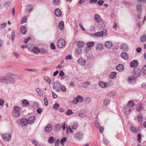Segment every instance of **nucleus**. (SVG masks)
Wrapping results in <instances>:
<instances>
[{"label":"nucleus","mask_w":146,"mask_h":146,"mask_svg":"<svg viewBox=\"0 0 146 146\" xmlns=\"http://www.w3.org/2000/svg\"><path fill=\"white\" fill-rule=\"evenodd\" d=\"M78 100L79 101H80V102H82L84 100V99L83 97L79 95H78Z\"/></svg>","instance_id":"864d4df0"},{"label":"nucleus","mask_w":146,"mask_h":146,"mask_svg":"<svg viewBox=\"0 0 146 146\" xmlns=\"http://www.w3.org/2000/svg\"><path fill=\"white\" fill-rule=\"evenodd\" d=\"M112 46V43L111 42L109 41L106 42L105 44V46L108 48L111 47Z\"/></svg>","instance_id":"6ab92c4d"},{"label":"nucleus","mask_w":146,"mask_h":146,"mask_svg":"<svg viewBox=\"0 0 146 146\" xmlns=\"http://www.w3.org/2000/svg\"><path fill=\"white\" fill-rule=\"evenodd\" d=\"M132 109V108H130L128 106H127L124 107L123 108L124 113L126 115L129 114Z\"/></svg>","instance_id":"0eeeda50"},{"label":"nucleus","mask_w":146,"mask_h":146,"mask_svg":"<svg viewBox=\"0 0 146 146\" xmlns=\"http://www.w3.org/2000/svg\"><path fill=\"white\" fill-rule=\"evenodd\" d=\"M138 64V63L137 60H134L130 62V66L131 67H135L137 66Z\"/></svg>","instance_id":"4468645a"},{"label":"nucleus","mask_w":146,"mask_h":146,"mask_svg":"<svg viewBox=\"0 0 146 146\" xmlns=\"http://www.w3.org/2000/svg\"><path fill=\"white\" fill-rule=\"evenodd\" d=\"M22 105L24 106H28L29 105V103L26 99H24L22 101Z\"/></svg>","instance_id":"f3484780"},{"label":"nucleus","mask_w":146,"mask_h":146,"mask_svg":"<svg viewBox=\"0 0 146 146\" xmlns=\"http://www.w3.org/2000/svg\"><path fill=\"white\" fill-rule=\"evenodd\" d=\"M32 51L35 54H38L40 52V50L37 47H34L32 49Z\"/></svg>","instance_id":"5701e85b"},{"label":"nucleus","mask_w":146,"mask_h":146,"mask_svg":"<svg viewBox=\"0 0 146 146\" xmlns=\"http://www.w3.org/2000/svg\"><path fill=\"white\" fill-rule=\"evenodd\" d=\"M44 80L48 84H50L51 82V80L50 78L47 76H45L44 78Z\"/></svg>","instance_id":"72a5a7b5"},{"label":"nucleus","mask_w":146,"mask_h":146,"mask_svg":"<svg viewBox=\"0 0 146 146\" xmlns=\"http://www.w3.org/2000/svg\"><path fill=\"white\" fill-rule=\"evenodd\" d=\"M54 13L55 15L58 17L60 16L62 14V11L59 9H55L54 11Z\"/></svg>","instance_id":"ddd939ff"},{"label":"nucleus","mask_w":146,"mask_h":146,"mask_svg":"<svg viewBox=\"0 0 146 146\" xmlns=\"http://www.w3.org/2000/svg\"><path fill=\"white\" fill-rule=\"evenodd\" d=\"M32 143L34 145H35L36 146H40V145L39 144V143L36 140H34L32 142Z\"/></svg>","instance_id":"4d7b16f0"},{"label":"nucleus","mask_w":146,"mask_h":146,"mask_svg":"<svg viewBox=\"0 0 146 146\" xmlns=\"http://www.w3.org/2000/svg\"><path fill=\"white\" fill-rule=\"evenodd\" d=\"M44 104L45 106H47L48 104V100L46 98H45L44 100Z\"/></svg>","instance_id":"052dcab7"},{"label":"nucleus","mask_w":146,"mask_h":146,"mask_svg":"<svg viewBox=\"0 0 146 146\" xmlns=\"http://www.w3.org/2000/svg\"><path fill=\"white\" fill-rule=\"evenodd\" d=\"M142 105L141 104L138 105L137 108V111H140L142 109Z\"/></svg>","instance_id":"37998d69"},{"label":"nucleus","mask_w":146,"mask_h":146,"mask_svg":"<svg viewBox=\"0 0 146 146\" xmlns=\"http://www.w3.org/2000/svg\"><path fill=\"white\" fill-rule=\"evenodd\" d=\"M50 48L52 49H55L56 48L54 44L53 43H51L50 44Z\"/></svg>","instance_id":"774afa93"},{"label":"nucleus","mask_w":146,"mask_h":146,"mask_svg":"<svg viewBox=\"0 0 146 146\" xmlns=\"http://www.w3.org/2000/svg\"><path fill=\"white\" fill-rule=\"evenodd\" d=\"M79 102L78 98V96L74 98L73 100L72 101V103L74 104H76Z\"/></svg>","instance_id":"cd10ccee"},{"label":"nucleus","mask_w":146,"mask_h":146,"mask_svg":"<svg viewBox=\"0 0 146 146\" xmlns=\"http://www.w3.org/2000/svg\"><path fill=\"white\" fill-rule=\"evenodd\" d=\"M35 120V117L33 116L29 117L28 119V122L29 124H31L34 123Z\"/></svg>","instance_id":"a211bd4d"},{"label":"nucleus","mask_w":146,"mask_h":146,"mask_svg":"<svg viewBox=\"0 0 146 146\" xmlns=\"http://www.w3.org/2000/svg\"><path fill=\"white\" fill-rule=\"evenodd\" d=\"M136 10L138 12H141L143 10V7L141 5H138L136 6Z\"/></svg>","instance_id":"b1692460"},{"label":"nucleus","mask_w":146,"mask_h":146,"mask_svg":"<svg viewBox=\"0 0 146 146\" xmlns=\"http://www.w3.org/2000/svg\"><path fill=\"white\" fill-rule=\"evenodd\" d=\"M137 137L138 141L139 143H140L141 142V134L140 133H138L137 135Z\"/></svg>","instance_id":"8fccbe9b"},{"label":"nucleus","mask_w":146,"mask_h":146,"mask_svg":"<svg viewBox=\"0 0 146 146\" xmlns=\"http://www.w3.org/2000/svg\"><path fill=\"white\" fill-rule=\"evenodd\" d=\"M103 46L101 44H99L96 45V48L98 50H101L103 48Z\"/></svg>","instance_id":"58836bf2"},{"label":"nucleus","mask_w":146,"mask_h":146,"mask_svg":"<svg viewBox=\"0 0 146 146\" xmlns=\"http://www.w3.org/2000/svg\"><path fill=\"white\" fill-rule=\"evenodd\" d=\"M61 84L58 82H55L53 83L52 87L53 89L55 90L56 91H60V88Z\"/></svg>","instance_id":"f03ea898"},{"label":"nucleus","mask_w":146,"mask_h":146,"mask_svg":"<svg viewBox=\"0 0 146 146\" xmlns=\"http://www.w3.org/2000/svg\"><path fill=\"white\" fill-rule=\"evenodd\" d=\"M90 82L89 81H87L85 82L83 84V87L85 88L88 87L90 84Z\"/></svg>","instance_id":"ea45409f"},{"label":"nucleus","mask_w":146,"mask_h":146,"mask_svg":"<svg viewBox=\"0 0 146 146\" xmlns=\"http://www.w3.org/2000/svg\"><path fill=\"white\" fill-rule=\"evenodd\" d=\"M78 62L81 64V65H84L86 63V60L82 58H79L78 61Z\"/></svg>","instance_id":"a878e982"},{"label":"nucleus","mask_w":146,"mask_h":146,"mask_svg":"<svg viewBox=\"0 0 146 146\" xmlns=\"http://www.w3.org/2000/svg\"><path fill=\"white\" fill-rule=\"evenodd\" d=\"M12 114L16 117H18L20 115V112L18 110H14L12 112Z\"/></svg>","instance_id":"412c9836"},{"label":"nucleus","mask_w":146,"mask_h":146,"mask_svg":"<svg viewBox=\"0 0 146 146\" xmlns=\"http://www.w3.org/2000/svg\"><path fill=\"white\" fill-rule=\"evenodd\" d=\"M124 66L121 64H119L116 67L117 70L119 71H122L124 70Z\"/></svg>","instance_id":"aec40b11"},{"label":"nucleus","mask_w":146,"mask_h":146,"mask_svg":"<svg viewBox=\"0 0 146 146\" xmlns=\"http://www.w3.org/2000/svg\"><path fill=\"white\" fill-rule=\"evenodd\" d=\"M141 70L138 68H136L134 69L132 72V74L135 77H138L141 74Z\"/></svg>","instance_id":"20e7f679"},{"label":"nucleus","mask_w":146,"mask_h":146,"mask_svg":"<svg viewBox=\"0 0 146 146\" xmlns=\"http://www.w3.org/2000/svg\"><path fill=\"white\" fill-rule=\"evenodd\" d=\"M75 136L78 139H82L83 136V133L81 132L77 133L75 134Z\"/></svg>","instance_id":"f8f14e48"},{"label":"nucleus","mask_w":146,"mask_h":146,"mask_svg":"<svg viewBox=\"0 0 146 146\" xmlns=\"http://www.w3.org/2000/svg\"><path fill=\"white\" fill-rule=\"evenodd\" d=\"M84 45V43L82 41H78L77 42V45L79 47L82 48Z\"/></svg>","instance_id":"c9c22d12"},{"label":"nucleus","mask_w":146,"mask_h":146,"mask_svg":"<svg viewBox=\"0 0 146 146\" xmlns=\"http://www.w3.org/2000/svg\"><path fill=\"white\" fill-rule=\"evenodd\" d=\"M117 73L116 72H113L109 75V77L110 78H113L116 77Z\"/></svg>","instance_id":"2f4dec72"},{"label":"nucleus","mask_w":146,"mask_h":146,"mask_svg":"<svg viewBox=\"0 0 146 146\" xmlns=\"http://www.w3.org/2000/svg\"><path fill=\"white\" fill-rule=\"evenodd\" d=\"M66 137H64L61 139L60 142V143L63 144V143L66 140Z\"/></svg>","instance_id":"338daca9"},{"label":"nucleus","mask_w":146,"mask_h":146,"mask_svg":"<svg viewBox=\"0 0 146 146\" xmlns=\"http://www.w3.org/2000/svg\"><path fill=\"white\" fill-rule=\"evenodd\" d=\"M115 95V92H111L109 93L107 95L108 97H111L114 96Z\"/></svg>","instance_id":"0e129e2a"},{"label":"nucleus","mask_w":146,"mask_h":146,"mask_svg":"<svg viewBox=\"0 0 146 146\" xmlns=\"http://www.w3.org/2000/svg\"><path fill=\"white\" fill-rule=\"evenodd\" d=\"M129 82L131 83L133 81H135V78L134 76H130L128 78Z\"/></svg>","instance_id":"7c9ffc66"},{"label":"nucleus","mask_w":146,"mask_h":146,"mask_svg":"<svg viewBox=\"0 0 146 146\" xmlns=\"http://www.w3.org/2000/svg\"><path fill=\"white\" fill-rule=\"evenodd\" d=\"M94 42H90L86 43V45L88 47H92L94 45Z\"/></svg>","instance_id":"f704fd0d"},{"label":"nucleus","mask_w":146,"mask_h":146,"mask_svg":"<svg viewBox=\"0 0 146 146\" xmlns=\"http://www.w3.org/2000/svg\"><path fill=\"white\" fill-rule=\"evenodd\" d=\"M36 90L37 93L39 96H41L43 95L44 92L39 88H36Z\"/></svg>","instance_id":"393cba45"},{"label":"nucleus","mask_w":146,"mask_h":146,"mask_svg":"<svg viewBox=\"0 0 146 146\" xmlns=\"http://www.w3.org/2000/svg\"><path fill=\"white\" fill-rule=\"evenodd\" d=\"M129 129L130 131L132 132H135L136 131V128L133 127H131Z\"/></svg>","instance_id":"680f3d73"},{"label":"nucleus","mask_w":146,"mask_h":146,"mask_svg":"<svg viewBox=\"0 0 146 146\" xmlns=\"http://www.w3.org/2000/svg\"><path fill=\"white\" fill-rule=\"evenodd\" d=\"M142 72L143 74H146V64L143 67Z\"/></svg>","instance_id":"13d9d810"},{"label":"nucleus","mask_w":146,"mask_h":146,"mask_svg":"<svg viewBox=\"0 0 146 146\" xmlns=\"http://www.w3.org/2000/svg\"><path fill=\"white\" fill-rule=\"evenodd\" d=\"M55 139L52 136L50 137L48 139V142L50 143H52L55 141Z\"/></svg>","instance_id":"473e14b6"},{"label":"nucleus","mask_w":146,"mask_h":146,"mask_svg":"<svg viewBox=\"0 0 146 146\" xmlns=\"http://www.w3.org/2000/svg\"><path fill=\"white\" fill-rule=\"evenodd\" d=\"M47 52V51L44 48H42L41 49V50H40V52L41 54H44L46 53Z\"/></svg>","instance_id":"de8ad7c7"},{"label":"nucleus","mask_w":146,"mask_h":146,"mask_svg":"<svg viewBox=\"0 0 146 146\" xmlns=\"http://www.w3.org/2000/svg\"><path fill=\"white\" fill-rule=\"evenodd\" d=\"M81 52H82V50L81 49H80V48H79L76 49L75 51V52L76 53V54H79L80 53H81Z\"/></svg>","instance_id":"3c124183"},{"label":"nucleus","mask_w":146,"mask_h":146,"mask_svg":"<svg viewBox=\"0 0 146 146\" xmlns=\"http://www.w3.org/2000/svg\"><path fill=\"white\" fill-rule=\"evenodd\" d=\"M66 45V42L62 38H60L57 42V46L59 48H62Z\"/></svg>","instance_id":"39448f33"},{"label":"nucleus","mask_w":146,"mask_h":146,"mask_svg":"<svg viewBox=\"0 0 146 146\" xmlns=\"http://www.w3.org/2000/svg\"><path fill=\"white\" fill-rule=\"evenodd\" d=\"M141 41L142 42H144L146 40V35H143L140 38Z\"/></svg>","instance_id":"09e8293b"},{"label":"nucleus","mask_w":146,"mask_h":146,"mask_svg":"<svg viewBox=\"0 0 146 146\" xmlns=\"http://www.w3.org/2000/svg\"><path fill=\"white\" fill-rule=\"evenodd\" d=\"M52 129V127L50 124H48L44 128L45 130L47 132H50Z\"/></svg>","instance_id":"9d476101"},{"label":"nucleus","mask_w":146,"mask_h":146,"mask_svg":"<svg viewBox=\"0 0 146 146\" xmlns=\"http://www.w3.org/2000/svg\"><path fill=\"white\" fill-rule=\"evenodd\" d=\"M72 129H76L78 126V124L77 123H74L73 124V125L71 126Z\"/></svg>","instance_id":"79ce46f5"},{"label":"nucleus","mask_w":146,"mask_h":146,"mask_svg":"<svg viewBox=\"0 0 146 146\" xmlns=\"http://www.w3.org/2000/svg\"><path fill=\"white\" fill-rule=\"evenodd\" d=\"M110 100L108 99H106L104 100V104L105 106H108V105L110 103Z\"/></svg>","instance_id":"e433bc0d"},{"label":"nucleus","mask_w":146,"mask_h":146,"mask_svg":"<svg viewBox=\"0 0 146 146\" xmlns=\"http://www.w3.org/2000/svg\"><path fill=\"white\" fill-rule=\"evenodd\" d=\"M138 120L139 122H141L143 120V118L141 115H140L137 116Z\"/></svg>","instance_id":"bf43d9fd"},{"label":"nucleus","mask_w":146,"mask_h":146,"mask_svg":"<svg viewBox=\"0 0 146 146\" xmlns=\"http://www.w3.org/2000/svg\"><path fill=\"white\" fill-rule=\"evenodd\" d=\"M32 10V7L30 5L27 6V10L28 12H30Z\"/></svg>","instance_id":"69168bd1"},{"label":"nucleus","mask_w":146,"mask_h":146,"mask_svg":"<svg viewBox=\"0 0 146 146\" xmlns=\"http://www.w3.org/2000/svg\"><path fill=\"white\" fill-rule=\"evenodd\" d=\"M95 124L96 127L97 128H98L100 127V124L97 120H96L95 121Z\"/></svg>","instance_id":"e2e57ef3"},{"label":"nucleus","mask_w":146,"mask_h":146,"mask_svg":"<svg viewBox=\"0 0 146 146\" xmlns=\"http://www.w3.org/2000/svg\"><path fill=\"white\" fill-rule=\"evenodd\" d=\"M73 113V112L72 111V110L69 109L68 110V111L66 112V114L68 115H70Z\"/></svg>","instance_id":"5fc2aeb1"},{"label":"nucleus","mask_w":146,"mask_h":146,"mask_svg":"<svg viewBox=\"0 0 146 146\" xmlns=\"http://www.w3.org/2000/svg\"><path fill=\"white\" fill-rule=\"evenodd\" d=\"M120 48L122 50L125 51L128 50V46L126 44H123L121 45Z\"/></svg>","instance_id":"2eb2a0df"},{"label":"nucleus","mask_w":146,"mask_h":146,"mask_svg":"<svg viewBox=\"0 0 146 146\" xmlns=\"http://www.w3.org/2000/svg\"><path fill=\"white\" fill-rule=\"evenodd\" d=\"M135 106V104L132 100L129 101L128 102L127 106H128L130 108H131Z\"/></svg>","instance_id":"c756f323"},{"label":"nucleus","mask_w":146,"mask_h":146,"mask_svg":"<svg viewBox=\"0 0 146 146\" xmlns=\"http://www.w3.org/2000/svg\"><path fill=\"white\" fill-rule=\"evenodd\" d=\"M94 19L95 21L98 23H100L101 20V17L98 14H96L95 15Z\"/></svg>","instance_id":"1a4fd4ad"},{"label":"nucleus","mask_w":146,"mask_h":146,"mask_svg":"<svg viewBox=\"0 0 146 146\" xmlns=\"http://www.w3.org/2000/svg\"><path fill=\"white\" fill-rule=\"evenodd\" d=\"M7 24L5 22L1 24H0V29L5 28Z\"/></svg>","instance_id":"49530a36"},{"label":"nucleus","mask_w":146,"mask_h":146,"mask_svg":"<svg viewBox=\"0 0 146 146\" xmlns=\"http://www.w3.org/2000/svg\"><path fill=\"white\" fill-rule=\"evenodd\" d=\"M98 84L102 88H104L107 86V84L102 81H100L99 82Z\"/></svg>","instance_id":"c85d7f7f"},{"label":"nucleus","mask_w":146,"mask_h":146,"mask_svg":"<svg viewBox=\"0 0 146 146\" xmlns=\"http://www.w3.org/2000/svg\"><path fill=\"white\" fill-rule=\"evenodd\" d=\"M94 35L97 37H103L107 35V31L106 29H104L102 31L96 33Z\"/></svg>","instance_id":"f257e3e1"},{"label":"nucleus","mask_w":146,"mask_h":146,"mask_svg":"<svg viewBox=\"0 0 146 146\" xmlns=\"http://www.w3.org/2000/svg\"><path fill=\"white\" fill-rule=\"evenodd\" d=\"M2 137L3 139L6 141H9L11 139V135L9 133L3 134Z\"/></svg>","instance_id":"423d86ee"},{"label":"nucleus","mask_w":146,"mask_h":146,"mask_svg":"<svg viewBox=\"0 0 146 146\" xmlns=\"http://www.w3.org/2000/svg\"><path fill=\"white\" fill-rule=\"evenodd\" d=\"M55 127L56 128L55 131H57L58 130L61 129L62 128V127L61 125L58 124H57L55 126Z\"/></svg>","instance_id":"4c0bfd02"},{"label":"nucleus","mask_w":146,"mask_h":146,"mask_svg":"<svg viewBox=\"0 0 146 146\" xmlns=\"http://www.w3.org/2000/svg\"><path fill=\"white\" fill-rule=\"evenodd\" d=\"M7 76H0V82H3V81H5V83L6 84L8 83V81L7 80Z\"/></svg>","instance_id":"dca6fc26"},{"label":"nucleus","mask_w":146,"mask_h":146,"mask_svg":"<svg viewBox=\"0 0 146 146\" xmlns=\"http://www.w3.org/2000/svg\"><path fill=\"white\" fill-rule=\"evenodd\" d=\"M121 56L122 58L125 59H128L129 58L128 55L125 52H122L121 54Z\"/></svg>","instance_id":"4be33fe9"},{"label":"nucleus","mask_w":146,"mask_h":146,"mask_svg":"<svg viewBox=\"0 0 146 146\" xmlns=\"http://www.w3.org/2000/svg\"><path fill=\"white\" fill-rule=\"evenodd\" d=\"M64 22L62 21H60L59 24V29L61 30H62L64 29Z\"/></svg>","instance_id":"bb28decb"},{"label":"nucleus","mask_w":146,"mask_h":146,"mask_svg":"<svg viewBox=\"0 0 146 146\" xmlns=\"http://www.w3.org/2000/svg\"><path fill=\"white\" fill-rule=\"evenodd\" d=\"M60 90H61L62 91L65 92L66 91V87L64 85H61V86L60 88Z\"/></svg>","instance_id":"a19ab883"},{"label":"nucleus","mask_w":146,"mask_h":146,"mask_svg":"<svg viewBox=\"0 0 146 146\" xmlns=\"http://www.w3.org/2000/svg\"><path fill=\"white\" fill-rule=\"evenodd\" d=\"M91 101V99L89 98H86L85 102L86 104H88Z\"/></svg>","instance_id":"603ef678"},{"label":"nucleus","mask_w":146,"mask_h":146,"mask_svg":"<svg viewBox=\"0 0 146 146\" xmlns=\"http://www.w3.org/2000/svg\"><path fill=\"white\" fill-rule=\"evenodd\" d=\"M7 80L8 82L7 84L9 83H13L15 82L14 78L16 77V75L14 74H11L9 76H7Z\"/></svg>","instance_id":"7ed1b4c3"},{"label":"nucleus","mask_w":146,"mask_h":146,"mask_svg":"<svg viewBox=\"0 0 146 146\" xmlns=\"http://www.w3.org/2000/svg\"><path fill=\"white\" fill-rule=\"evenodd\" d=\"M20 123L22 126L27 125L28 123V120L25 118H23L20 119Z\"/></svg>","instance_id":"6e6552de"},{"label":"nucleus","mask_w":146,"mask_h":146,"mask_svg":"<svg viewBox=\"0 0 146 146\" xmlns=\"http://www.w3.org/2000/svg\"><path fill=\"white\" fill-rule=\"evenodd\" d=\"M53 3L54 5H58L60 4L59 0H54Z\"/></svg>","instance_id":"a18cd8bd"},{"label":"nucleus","mask_w":146,"mask_h":146,"mask_svg":"<svg viewBox=\"0 0 146 146\" xmlns=\"http://www.w3.org/2000/svg\"><path fill=\"white\" fill-rule=\"evenodd\" d=\"M104 1L103 0H100L97 2L98 5L100 6H101L104 3Z\"/></svg>","instance_id":"6e6d98bb"},{"label":"nucleus","mask_w":146,"mask_h":146,"mask_svg":"<svg viewBox=\"0 0 146 146\" xmlns=\"http://www.w3.org/2000/svg\"><path fill=\"white\" fill-rule=\"evenodd\" d=\"M59 107V105L57 103H56L55 104L53 105V108L55 110H57Z\"/></svg>","instance_id":"c03bdc74"},{"label":"nucleus","mask_w":146,"mask_h":146,"mask_svg":"<svg viewBox=\"0 0 146 146\" xmlns=\"http://www.w3.org/2000/svg\"><path fill=\"white\" fill-rule=\"evenodd\" d=\"M20 31L23 35H25L27 33V30L25 27L24 26H21L20 27Z\"/></svg>","instance_id":"9b49d317"}]
</instances>
